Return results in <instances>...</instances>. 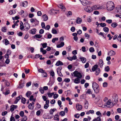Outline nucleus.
I'll list each match as a JSON object with an SVG mask.
<instances>
[{"label": "nucleus", "instance_id": "nucleus-17", "mask_svg": "<svg viewBox=\"0 0 121 121\" xmlns=\"http://www.w3.org/2000/svg\"><path fill=\"white\" fill-rule=\"evenodd\" d=\"M28 5V2L27 1H24L22 2V6L24 7H26Z\"/></svg>", "mask_w": 121, "mask_h": 121}, {"label": "nucleus", "instance_id": "nucleus-42", "mask_svg": "<svg viewBox=\"0 0 121 121\" xmlns=\"http://www.w3.org/2000/svg\"><path fill=\"white\" fill-rule=\"evenodd\" d=\"M31 94V92L30 91H28L26 94V96L28 97Z\"/></svg>", "mask_w": 121, "mask_h": 121}, {"label": "nucleus", "instance_id": "nucleus-34", "mask_svg": "<svg viewBox=\"0 0 121 121\" xmlns=\"http://www.w3.org/2000/svg\"><path fill=\"white\" fill-rule=\"evenodd\" d=\"M41 44L42 45L43 48H45L47 47V44L46 43H42Z\"/></svg>", "mask_w": 121, "mask_h": 121}, {"label": "nucleus", "instance_id": "nucleus-53", "mask_svg": "<svg viewBox=\"0 0 121 121\" xmlns=\"http://www.w3.org/2000/svg\"><path fill=\"white\" fill-rule=\"evenodd\" d=\"M14 33V32L9 31L7 33V34L9 35H13Z\"/></svg>", "mask_w": 121, "mask_h": 121}, {"label": "nucleus", "instance_id": "nucleus-6", "mask_svg": "<svg viewBox=\"0 0 121 121\" xmlns=\"http://www.w3.org/2000/svg\"><path fill=\"white\" fill-rule=\"evenodd\" d=\"M24 26L26 27L25 29L24 30L26 31H28L30 28V24L28 22H26L24 24Z\"/></svg>", "mask_w": 121, "mask_h": 121}, {"label": "nucleus", "instance_id": "nucleus-31", "mask_svg": "<svg viewBox=\"0 0 121 121\" xmlns=\"http://www.w3.org/2000/svg\"><path fill=\"white\" fill-rule=\"evenodd\" d=\"M80 59H81V60L83 63H85L86 61L85 58L83 57H80Z\"/></svg>", "mask_w": 121, "mask_h": 121}, {"label": "nucleus", "instance_id": "nucleus-3", "mask_svg": "<svg viewBox=\"0 0 121 121\" xmlns=\"http://www.w3.org/2000/svg\"><path fill=\"white\" fill-rule=\"evenodd\" d=\"M73 74L74 76L77 78H81L82 77L81 74L78 71L75 70L73 73H71L72 75L73 76Z\"/></svg>", "mask_w": 121, "mask_h": 121}, {"label": "nucleus", "instance_id": "nucleus-18", "mask_svg": "<svg viewBox=\"0 0 121 121\" xmlns=\"http://www.w3.org/2000/svg\"><path fill=\"white\" fill-rule=\"evenodd\" d=\"M42 36V35L40 34H36L34 36V38L35 39L36 38L39 39L41 38Z\"/></svg>", "mask_w": 121, "mask_h": 121}, {"label": "nucleus", "instance_id": "nucleus-28", "mask_svg": "<svg viewBox=\"0 0 121 121\" xmlns=\"http://www.w3.org/2000/svg\"><path fill=\"white\" fill-rule=\"evenodd\" d=\"M28 108L30 109H33L34 106L31 103H30L28 105Z\"/></svg>", "mask_w": 121, "mask_h": 121}, {"label": "nucleus", "instance_id": "nucleus-40", "mask_svg": "<svg viewBox=\"0 0 121 121\" xmlns=\"http://www.w3.org/2000/svg\"><path fill=\"white\" fill-rule=\"evenodd\" d=\"M42 75L43 77H46L47 76V73L45 72L43 73Z\"/></svg>", "mask_w": 121, "mask_h": 121}, {"label": "nucleus", "instance_id": "nucleus-5", "mask_svg": "<svg viewBox=\"0 0 121 121\" xmlns=\"http://www.w3.org/2000/svg\"><path fill=\"white\" fill-rule=\"evenodd\" d=\"M111 103V99H109L106 103L104 104V106H106L108 108H110L112 107V106L110 105V104Z\"/></svg>", "mask_w": 121, "mask_h": 121}, {"label": "nucleus", "instance_id": "nucleus-20", "mask_svg": "<svg viewBox=\"0 0 121 121\" xmlns=\"http://www.w3.org/2000/svg\"><path fill=\"white\" fill-rule=\"evenodd\" d=\"M115 54V52L112 51L111 50L109 52V53L108 54V55H109L111 56L112 55H114Z\"/></svg>", "mask_w": 121, "mask_h": 121}, {"label": "nucleus", "instance_id": "nucleus-7", "mask_svg": "<svg viewBox=\"0 0 121 121\" xmlns=\"http://www.w3.org/2000/svg\"><path fill=\"white\" fill-rule=\"evenodd\" d=\"M85 11L87 12L91 13L92 11V9L91 7L90 6H88L86 7V8L85 9Z\"/></svg>", "mask_w": 121, "mask_h": 121}, {"label": "nucleus", "instance_id": "nucleus-56", "mask_svg": "<svg viewBox=\"0 0 121 121\" xmlns=\"http://www.w3.org/2000/svg\"><path fill=\"white\" fill-rule=\"evenodd\" d=\"M19 18L17 16H15L14 17H13L12 19L13 20H17L19 19Z\"/></svg>", "mask_w": 121, "mask_h": 121}, {"label": "nucleus", "instance_id": "nucleus-33", "mask_svg": "<svg viewBox=\"0 0 121 121\" xmlns=\"http://www.w3.org/2000/svg\"><path fill=\"white\" fill-rule=\"evenodd\" d=\"M19 86L18 87V88L20 89L22 88L24 86L23 84L20 83L19 84Z\"/></svg>", "mask_w": 121, "mask_h": 121}, {"label": "nucleus", "instance_id": "nucleus-49", "mask_svg": "<svg viewBox=\"0 0 121 121\" xmlns=\"http://www.w3.org/2000/svg\"><path fill=\"white\" fill-rule=\"evenodd\" d=\"M100 25L102 27H104L106 26V24L105 23H100Z\"/></svg>", "mask_w": 121, "mask_h": 121}, {"label": "nucleus", "instance_id": "nucleus-60", "mask_svg": "<svg viewBox=\"0 0 121 121\" xmlns=\"http://www.w3.org/2000/svg\"><path fill=\"white\" fill-rule=\"evenodd\" d=\"M31 82H30L27 83L26 84V86L27 87H28L30 86L31 84Z\"/></svg>", "mask_w": 121, "mask_h": 121}, {"label": "nucleus", "instance_id": "nucleus-15", "mask_svg": "<svg viewBox=\"0 0 121 121\" xmlns=\"http://www.w3.org/2000/svg\"><path fill=\"white\" fill-rule=\"evenodd\" d=\"M63 65V63L60 60L58 61L56 63L55 65L57 66L59 65L61 66Z\"/></svg>", "mask_w": 121, "mask_h": 121}, {"label": "nucleus", "instance_id": "nucleus-45", "mask_svg": "<svg viewBox=\"0 0 121 121\" xmlns=\"http://www.w3.org/2000/svg\"><path fill=\"white\" fill-rule=\"evenodd\" d=\"M98 35H101L102 36V37H104V38H105L106 37V35H104L103 33L102 32H100L99 33Z\"/></svg>", "mask_w": 121, "mask_h": 121}, {"label": "nucleus", "instance_id": "nucleus-24", "mask_svg": "<svg viewBox=\"0 0 121 121\" xmlns=\"http://www.w3.org/2000/svg\"><path fill=\"white\" fill-rule=\"evenodd\" d=\"M95 71L96 72V75H98L100 72V69L99 68H97Z\"/></svg>", "mask_w": 121, "mask_h": 121}, {"label": "nucleus", "instance_id": "nucleus-1", "mask_svg": "<svg viewBox=\"0 0 121 121\" xmlns=\"http://www.w3.org/2000/svg\"><path fill=\"white\" fill-rule=\"evenodd\" d=\"M115 7L114 3L111 1L108 2L107 4V9L108 11H112Z\"/></svg>", "mask_w": 121, "mask_h": 121}, {"label": "nucleus", "instance_id": "nucleus-35", "mask_svg": "<svg viewBox=\"0 0 121 121\" xmlns=\"http://www.w3.org/2000/svg\"><path fill=\"white\" fill-rule=\"evenodd\" d=\"M39 91L42 94H43L44 93V90L41 87H40L39 88Z\"/></svg>", "mask_w": 121, "mask_h": 121}, {"label": "nucleus", "instance_id": "nucleus-27", "mask_svg": "<svg viewBox=\"0 0 121 121\" xmlns=\"http://www.w3.org/2000/svg\"><path fill=\"white\" fill-rule=\"evenodd\" d=\"M111 26L112 27L114 28L117 26V24L116 22H113L111 24Z\"/></svg>", "mask_w": 121, "mask_h": 121}, {"label": "nucleus", "instance_id": "nucleus-11", "mask_svg": "<svg viewBox=\"0 0 121 121\" xmlns=\"http://www.w3.org/2000/svg\"><path fill=\"white\" fill-rule=\"evenodd\" d=\"M76 107L78 110H80L82 109V106L81 105H79L78 104H77L76 105Z\"/></svg>", "mask_w": 121, "mask_h": 121}, {"label": "nucleus", "instance_id": "nucleus-10", "mask_svg": "<svg viewBox=\"0 0 121 121\" xmlns=\"http://www.w3.org/2000/svg\"><path fill=\"white\" fill-rule=\"evenodd\" d=\"M92 11L93 10H96L99 9H101V7H98L97 6L95 5L93 6L92 7H91Z\"/></svg>", "mask_w": 121, "mask_h": 121}, {"label": "nucleus", "instance_id": "nucleus-52", "mask_svg": "<svg viewBox=\"0 0 121 121\" xmlns=\"http://www.w3.org/2000/svg\"><path fill=\"white\" fill-rule=\"evenodd\" d=\"M5 44L6 45L9 44V41L7 39H5Z\"/></svg>", "mask_w": 121, "mask_h": 121}, {"label": "nucleus", "instance_id": "nucleus-41", "mask_svg": "<svg viewBox=\"0 0 121 121\" xmlns=\"http://www.w3.org/2000/svg\"><path fill=\"white\" fill-rule=\"evenodd\" d=\"M89 51L91 52H92L95 51L93 47H91L89 48Z\"/></svg>", "mask_w": 121, "mask_h": 121}, {"label": "nucleus", "instance_id": "nucleus-23", "mask_svg": "<svg viewBox=\"0 0 121 121\" xmlns=\"http://www.w3.org/2000/svg\"><path fill=\"white\" fill-rule=\"evenodd\" d=\"M99 63L100 67L101 68H102L103 65H104V63L102 60V59H100L99 60Z\"/></svg>", "mask_w": 121, "mask_h": 121}, {"label": "nucleus", "instance_id": "nucleus-4", "mask_svg": "<svg viewBox=\"0 0 121 121\" xmlns=\"http://www.w3.org/2000/svg\"><path fill=\"white\" fill-rule=\"evenodd\" d=\"M113 98L112 100V102H115L116 103H117L118 101V97L117 95H114L112 97ZM113 103V102L112 103Z\"/></svg>", "mask_w": 121, "mask_h": 121}, {"label": "nucleus", "instance_id": "nucleus-14", "mask_svg": "<svg viewBox=\"0 0 121 121\" xmlns=\"http://www.w3.org/2000/svg\"><path fill=\"white\" fill-rule=\"evenodd\" d=\"M64 42H62L60 44L57 45H56V47L58 48H61L63 47L64 45Z\"/></svg>", "mask_w": 121, "mask_h": 121}, {"label": "nucleus", "instance_id": "nucleus-16", "mask_svg": "<svg viewBox=\"0 0 121 121\" xmlns=\"http://www.w3.org/2000/svg\"><path fill=\"white\" fill-rule=\"evenodd\" d=\"M80 78H75L74 80V82L76 84L79 83L80 82Z\"/></svg>", "mask_w": 121, "mask_h": 121}, {"label": "nucleus", "instance_id": "nucleus-63", "mask_svg": "<svg viewBox=\"0 0 121 121\" xmlns=\"http://www.w3.org/2000/svg\"><path fill=\"white\" fill-rule=\"evenodd\" d=\"M74 116L75 117L77 118H78L80 117L79 114L78 113H77L74 115Z\"/></svg>", "mask_w": 121, "mask_h": 121}, {"label": "nucleus", "instance_id": "nucleus-37", "mask_svg": "<svg viewBox=\"0 0 121 121\" xmlns=\"http://www.w3.org/2000/svg\"><path fill=\"white\" fill-rule=\"evenodd\" d=\"M52 32L53 34H57V31L56 30L54 29L53 28L52 30Z\"/></svg>", "mask_w": 121, "mask_h": 121}, {"label": "nucleus", "instance_id": "nucleus-19", "mask_svg": "<svg viewBox=\"0 0 121 121\" xmlns=\"http://www.w3.org/2000/svg\"><path fill=\"white\" fill-rule=\"evenodd\" d=\"M82 19L79 17H77L76 19V22L77 24H80L82 22Z\"/></svg>", "mask_w": 121, "mask_h": 121}, {"label": "nucleus", "instance_id": "nucleus-54", "mask_svg": "<svg viewBox=\"0 0 121 121\" xmlns=\"http://www.w3.org/2000/svg\"><path fill=\"white\" fill-rule=\"evenodd\" d=\"M57 103L59 106H60V107L62 106H61V104L62 102L60 100H58V101Z\"/></svg>", "mask_w": 121, "mask_h": 121}, {"label": "nucleus", "instance_id": "nucleus-29", "mask_svg": "<svg viewBox=\"0 0 121 121\" xmlns=\"http://www.w3.org/2000/svg\"><path fill=\"white\" fill-rule=\"evenodd\" d=\"M22 99H21V102L22 103L24 104L26 103V100L25 98L24 97H22Z\"/></svg>", "mask_w": 121, "mask_h": 121}, {"label": "nucleus", "instance_id": "nucleus-64", "mask_svg": "<svg viewBox=\"0 0 121 121\" xmlns=\"http://www.w3.org/2000/svg\"><path fill=\"white\" fill-rule=\"evenodd\" d=\"M71 30L72 32H74L75 30V28L74 26H72L70 29Z\"/></svg>", "mask_w": 121, "mask_h": 121}, {"label": "nucleus", "instance_id": "nucleus-12", "mask_svg": "<svg viewBox=\"0 0 121 121\" xmlns=\"http://www.w3.org/2000/svg\"><path fill=\"white\" fill-rule=\"evenodd\" d=\"M22 97V96L20 95L19 96L16 97V99L14 101V104H16L17 103L18 101L21 99Z\"/></svg>", "mask_w": 121, "mask_h": 121}, {"label": "nucleus", "instance_id": "nucleus-26", "mask_svg": "<svg viewBox=\"0 0 121 121\" xmlns=\"http://www.w3.org/2000/svg\"><path fill=\"white\" fill-rule=\"evenodd\" d=\"M42 17L43 18L44 21H47L48 19V18L46 14L43 15Z\"/></svg>", "mask_w": 121, "mask_h": 121}, {"label": "nucleus", "instance_id": "nucleus-47", "mask_svg": "<svg viewBox=\"0 0 121 121\" xmlns=\"http://www.w3.org/2000/svg\"><path fill=\"white\" fill-rule=\"evenodd\" d=\"M24 112L23 111H20V113H19V115L20 116L22 117H23L24 116Z\"/></svg>", "mask_w": 121, "mask_h": 121}, {"label": "nucleus", "instance_id": "nucleus-25", "mask_svg": "<svg viewBox=\"0 0 121 121\" xmlns=\"http://www.w3.org/2000/svg\"><path fill=\"white\" fill-rule=\"evenodd\" d=\"M54 119L55 120L59 121V116L58 114H56L54 116Z\"/></svg>", "mask_w": 121, "mask_h": 121}, {"label": "nucleus", "instance_id": "nucleus-50", "mask_svg": "<svg viewBox=\"0 0 121 121\" xmlns=\"http://www.w3.org/2000/svg\"><path fill=\"white\" fill-rule=\"evenodd\" d=\"M2 31L3 32H5L7 30V29L5 27H2L1 29Z\"/></svg>", "mask_w": 121, "mask_h": 121}, {"label": "nucleus", "instance_id": "nucleus-21", "mask_svg": "<svg viewBox=\"0 0 121 121\" xmlns=\"http://www.w3.org/2000/svg\"><path fill=\"white\" fill-rule=\"evenodd\" d=\"M58 7L59 8L64 10H64L65 9V7L62 4H59L58 5Z\"/></svg>", "mask_w": 121, "mask_h": 121}, {"label": "nucleus", "instance_id": "nucleus-46", "mask_svg": "<svg viewBox=\"0 0 121 121\" xmlns=\"http://www.w3.org/2000/svg\"><path fill=\"white\" fill-rule=\"evenodd\" d=\"M42 110V109H40V110L36 112V115L38 116H39L41 113V111L40 110Z\"/></svg>", "mask_w": 121, "mask_h": 121}, {"label": "nucleus", "instance_id": "nucleus-48", "mask_svg": "<svg viewBox=\"0 0 121 121\" xmlns=\"http://www.w3.org/2000/svg\"><path fill=\"white\" fill-rule=\"evenodd\" d=\"M110 68L108 66H107L106 67H105L104 70L105 71L108 72Z\"/></svg>", "mask_w": 121, "mask_h": 121}, {"label": "nucleus", "instance_id": "nucleus-2", "mask_svg": "<svg viewBox=\"0 0 121 121\" xmlns=\"http://www.w3.org/2000/svg\"><path fill=\"white\" fill-rule=\"evenodd\" d=\"M92 88L94 92L96 93H98L99 91V86L95 82H94L92 83Z\"/></svg>", "mask_w": 121, "mask_h": 121}, {"label": "nucleus", "instance_id": "nucleus-39", "mask_svg": "<svg viewBox=\"0 0 121 121\" xmlns=\"http://www.w3.org/2000/svg\"><path fill=\"white\" fill-rule=\"evenodd\" d=\"M109 29L107 27H105L103 28V30L105 32H108L109 31Z\"/></svg>", "mask_w": 121, "mask_h": 121}, {"label": "nucleus", "instance_id": "nucleus-30", "mask_svg": "<svg viewBox=\"0 0 121 121\" xmlns=\"http://www.w3.org/2000/svg\"><path fill=\"white\" fill-rule=\"evenodd\" d=\"M50 75L52 76V77H54L55 76V73L54 71L53 70H51L50 72Z\"/></svg>", "mask_w": 121, "mask_h": 121}, {"label": "nucleus", "instance_id": "nucleus-13", "mask_svg": "<svg viewBox=\"0 0 121 121\" xmlns=\"http://www.w3.org/2000/svg\"><path fill=\"white\" fill-rule=\"evenodd\" d=\"M36 30L35 28H34L29 31V32L32 34H34L35 33Z\"/></svg>", "mask_w": 121, "mask_h": 121}, {"label": "nucleus", "instance_id": "nucleus-57", "mask_svg": "<svg viewBox=\"0 0 121 121\" xmlns=\"http://www.w3.org/2000/svg\"><path fill=\"white\" fill-rule=\"evenodd\" d=\"M108 86V83L107 82H105L103 83V86L104 87H106Z\"/></svg>", "mask_w": 121, "mask_h": 121}, {"label": "nucleus", "instance_id": "nucleus-55", "mask_svg": "<svg viewBox=\"0 0 121 121\" xmlns=\"http://www.w3.org/2000/svg\"><path fill=\"white\" fill-rule=\"evenodd\" d=\"M38 71L39 72L43 73V72H45V71L43 70L42 69H38Z\"/></svg>", "mask_w": 121, "mask_h": 121}, {"label": "nucleus", "instance_id": "nucleus-8", "mask_svg": "<svg viewBox=\"0 0 121 121\" xmlns=\"http://www.w3.org/2000/svg\"><path fill=\"white\" fill-rule=\"evenodd\" d=\"M58 12V11L57 10H55L52 9L49 11V13L52 15H53L54 13L56 14Z\"/></svg>", "mask_w": 121, "mask_h": 121}, {"label": "nucleus", "instance_id": "nucleus-22", "mask_svg": "<svg viewBox=\"0 0 121 121\" xmlns=\"http://www.w3.org/2000/svg\"><path fill=\"white\" fill-rule=\"evenodd\" d=\"M98 65H95L92 67V70L93 72L97 68Z\"/></svg>", "mask_w": 121, "mask_h": 121}, {"label": "nucleus", "instance_id": "nucleus-43", "mask_svg": "<svg viewBox=\"0 0 121 121\" xmlns=\"http://www.w3.org/2000/svg\"><path fill=\"white\" fill-rule=\"evenodd\" d=\"M62 69V67L61 66L59 67L57 69V72L58 73V72H60V71H61V70Z\"/></svg>", "mask_w": 121, "mask_h": 121}, {"label": "nucleus", "instance_id": "nucleus-44", "mask_svg": "<svg viewBox=\"0 0 121 121\" xmlns=\"http://www.w3.org/2000/svg\"><path fill=\"white\" fill-rule=\"evenodd\" d=\"M60 114L61 115V116H63L65 115V112L63 111H61L60 112Z\"/></svg>", "mask_w": 121, "mask_h": 121}, {"label": "nucleus", "instance_id": "nucleus-38", "mask_svg": "<svg viewBox=\"0 0 121 121\" xmlns=\"http://www.w3.org/2000/svg\"><path fill=\"white\" fill-rule=\"evenodd\" d=\"M88 101L86 100V102L85 103V108L86 109H87L88 107Z\"/></svg>", "mask_w": 121, "mask_h": 121}, {"label": "nucleus", "instance_id": "nucleus-59", "mask_svg": "<svg viewBox=\"0 0 121 121\" xmlns=\"http://www.w3.org/2000/svg\"><path fill=\"white\" fill-rule=\"evenodd\" d=\"M41 26L42 28L43 29L45 28V23L44 22H42L41 23Z\"/></svg>", "mask_w": 121, "mask_h": 121}, {"label": "nucleus", "instance_id": "nucleus-51", "mask_svg": "<svg viewBox=\"0 0 121 121\" xmlns=\"http://www.w3.org/2000/svg\"><path fill=\"white\" fill-rule=\"evenodd\" d=\"M64 81L66 82H69L70 81V79L69 78H65L64 80Z\"/></svg>", "mask_w": 121, "mask_h": 121}, {"label": "nucleus", "instance_id": "nucleus-58", "mask_svg": "<svg viewBox=\"0 0 121 121\" xmlns=\"http://www.w3.org/2000/svg\"><path fill=\"white\" fill-rule=\"evenodd\" d=\"M44 32V30L42 29H40L39 31V33L40 34H42Z\"/></svg>", "mask_w": 121, "mask_h": 121}, {"label": "nucleus", "instance_id": "nucleus-9", "mask_svg": "<svg viewBox=\"0 0 121 121\" xmlns=\"http://www.w3.org/2000/svg\"><path fill=\"white\" fill-rule=\"evenodd\" d=\"M10 110L11 112H12L14 110V109L17 108V105H13L10 106Z\"/></svg>", "mask_w": 121, "mask_h": 121}, {"label": "nucleus", "instance_id": "nucleus-61", "mask_svg": "<svg viewBox=\"0 0 121 121\" xmlns=\"http://www.w3.org/2000/svg\"><path fill=\"white\" fill-rule=\"evenodd\" d=\"M106 21L108 23L110 24L112 23V20L111 19H108L106 20Z\"/></svg>", "mask_w": 121, "mask_h": 121}, {"label": "nucleus", "instance_id": "nucleus-36", "mask_svg": "<svg viewBox=\"0 0 121 121\" xmlns=\"http://www.w3.org/2000/svg\"><path fill=\"white\" fill-rule=\"evenodd\" d=\"M88 1L86 0H83V1L82 2V4L84 6H85L87 5V4Z\"/></svg>", "mask_w": 121, "mask_h": 121}, {"label": "nucleus", "instance_id": "nucleus-32", "mask_svg": "<svg viewBox=\"0 0 121 121\" xmlns=\"http://www.w3.org/2000/svg\"><path fill=\"white\" fill-rule=\"evenodd\" d=\"M101 119L100 117H99L93 120V121H101Z\"/></svg>", "mask_w": 121, "mask_h": 121}, {"label": "nucleus", "instance_id": "nucleus-62", "mask_svg": "<svg viewBox=\"0 0 121 121\" xmlns=\"http://www.w3.org/2000/svg\"><path fill=\"white\" fill-rule=\"evenodd\" d=\"M15 119L14 117L11 116L10 119V121H15Z\"/></svg>", "mask_w": 121, "mask_h": 121}]
</instances>
